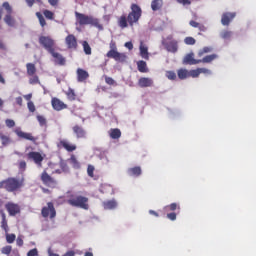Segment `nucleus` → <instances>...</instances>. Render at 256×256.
Wrapping results in <instances>:
<instances>
[{"label":"nucleus","instance_id":"46","mask_svg":"<svg viewBox=\"0 0 256 256\" xmlns=\"http://www.w3.org/2000/svg\"><path fill=\"white\" fill-rule=\"evenodd\" d=\"M188 73H189V77H193V79H195V78L199 77V75H201L199 68L195 69V70H190V71H188Z\"/></svg>","mask_w":256,"mask_h":256},{"label":"nucleus","instance_id":"41","mask_svg":"<svg viewBox=\"0 0 256 256\" xmlns=\"http://www.w3.org/2000/svg\"><path fill=\"white\" fill-rule=\"evenodd\" d=\"M40 127H46L47 126V119L44 116L38 115L36 117Z\"/></svg>","mask_w":256,"mask_h":256},{"label":"nucleus","instance_id":"7","mask_svg":"<svg viewBox=\"0 0 256 256\" xmlns=\"http://www.w3.org/2000/svg\"><path fill=\"white\" fill-rule=\"evenodd\" d=\"M26 157H27L28 161H33V163H35V165L39 169H41V167H43V161H44L45 157L43 156V154H41V152L31 151L26 154Z\"/></svg>","mask_w":256,"mask_h":256},{"label":"nucleus","instance_id":"51","mask_svg":"<svg viewBox=\"0 0 256 256\" xmlns=\"http://www.w3.org/2000/svg\"><path fill=\"white\" fill-rule=\"evenodd\" d=\"M29 83L30 85H37V83H39V76L33 75V77L29 79Z\"/></svg>","mask_w":256,"mask_h":256},{"label":"nucleus","instance_id":"60","mask_svg":"<svg viewBox=\"0 0 256 256\" xmlns=\"http://www.w3.org/2000/svg\"><path fill=\"white\" fill-rule=\"evenodd\" d=\"M48 3L51 7H57V5H59V0H48Z\"/></svg>","mask_w":256,"mask_h":256},{"label":"nucleus","instance_id":"44","mask_svg":"<svg viewBox=\"0 0 256 256\" xmlns=\"http://www.w3.org/2000/svg\"><path fill=\"white\" fill-rule=\"evenodd\" d=\"M166 77L170 81H175V79H177V74L175 73V71H167L166 72Z\"/></svg>","mask_w":256,"mask_h":256},{"label":"nucleus","instance_id":"3","mask_svg":"<svg viewBox=\"0 0 256 256\" xmlns=\"http://www.w3.org/2000/svg\"><path fill=\"white\" fill-rule=\"evenodd\" d=\"M76 21L80 26L83 25H91L92 27H96L98 31H103V24L99 21L98 18L93 16H89L83 13L75 12Z\"/></svg>","mask_w":256,"mask_h":256},{"label":"nucleus","instance_id":"27","mask_svg":"<svg viewBox=\"0 0 256 256\" xmlns=\"http://www.w3.org/2000/svg\"><path fill=\"white\" fill-rule=\"evenodd\" d=\"M65 95H66L68 101H76L77 100V94L75 93V90L73 88H68V90L65 92Z\"/></svg>","mask_w":256,"mask_h":256},{"label":"nucleus","instance_id":"62","mask_svg":"<svg viewBox=\"0 0 256 256\" xmlns=\"http://www.w3.org/2000/svg\"><path fill=\"white\" fill-rule=\"evenodd\" d=\"M189 25H190L191 27H194L195 29H197V28L199 27V23L196 22V21H194V20H191V21L189 22Z\"/></svg>","mask_w":256,"mask_h":256},{"label":"nucleus","instance_id":"37","mask_svg":"<svg viewBox=\"0 0 256 256\" xmlns=\"http://www.w3.org/2000/svg\"><path fill=\"white\" fill-rule=\"evenodd\" d=\"M1 227L6 231V233L9 231V225L7 224V217L5 216V213L2 212V221H1Z\"/></svg>","mask_w":256,"mask_h":256},{"label":"nucleus","instance_id":"5","mask_svg":"<svg viewBox=\"0 0 256 256\" xmlns=\"http://www.w3.org/2000/svg\"><path fill=\"white\" fill-rule=\"evenodd\" d=\"M106 57L108 59H114V61H118L119 63H125L127 61V55L117 51V43L115 41L110 42V50L107 52Z\"/></svg>","mask_w":256,"mask_h":256},{"label":"nucleus","instance_id":"6","mask_svg":"<svg viewBox=\"0 0 256 256\" xmlns=\"http://www.w3.org/2000/svg\"><path fill=\"white\" fill-rule=\"evenodd\" d=\"M162 45L168 53H177L179 51V42L173 38V35H169L163 39Z\"/></svg>","mask_w":256,"mask_h":256},{"label":"nucleus","instance_id":"8","mask_svg":"<svg viewBox=\"0 0 256 256\" xmlns=\"http://www.w3.org/2000/svg\"><path fill=\"white\" fill-rule=\"evenodd\" d=\"M38 41L41 47H43L48 53L55 49V41L51 36H40Z\"/></svg>","mask_w":256,"mask_h":256},{"label":"nucleus","instance_id":"13","mask_svg":"<svg viewBox=\"0 0 256 256\" xmlns=\"http://www.w3.org/2000/svg\"><path fill=\"white\" fill-rule=\"evenodd\" d=\"M5 209L8 211V215H10V217H15V215H19V213H21V206L13 202L6 203Z\"/></svg>","mask_w":256,"mask_h":256},{"label":"nucleus","instance_id":"30","mask_svg":"<svg viewBox=\"0 0 256 256\" xmlns=\"http://www.w3.org/2000/svg\"><path fill=\"white\" fill-rule=\"evenodd\" d=\"M217 54H211V55H207L205 56L203 59H199L200 63H213V61H215V59H217Z\"/></svg>","mask_w":256,"mask_h":256},{"label":"nucleus","instance_id":"57","mask_svg":"<svg viewBox=\"0 0 256 256\" xmlns=\"http://www.w3.org/2000/svg\"><path fill=\"white\" fill-rule=\"evenodd\" d=\"M5 123H6V126H8L9 128L15 127V121L12 119H7Z\"/></svg>","mask_w":256,"mask_h":256},{"label":"nucleus","instance_id":"33","mask_svg":"<svg viewBox=\"0 0 256 256\" xmlns=\"http://www.w3.org/2000/svg\"><path fill=\"white\" fill-rule=\"evenodd\" d=\"M140 56L142 59H146V61H149V50L147 47L141 45L140 46Z\"/></svg>","mask_w":256,"mask_h":256},{"label":"nucleus","instance_id":"4","mask_svg":"<svg viewBox=\"0 0 256 256\" xmlns=\"http://www.w3.org/2000/svg\"><path fill=\"white\" fill-rule=\"evenodd\" d=\"M67 203L68 205H71V207H78L79 209H84L85 211H88L89 209V198L82 195L71 194L67 200Z\"/></svg>","mask_w":256,"mask_h":256},{"label":"nucleus","instance_id":"42","mask_svg":"<svg viewBox=\"0 0 256 256\" xmlns=\"http://www.w3.org/2000/svg\"><path fill=\"white\" fill-rule=\"evenodd\" d=\"M60 169L63 173H69V165L64 160L60 161Z\"/></svg>","mask_w":256,"mask_h":256},{"label":"nucleus","instance_id":"45","mask_svg":"<svg viewBox=\"0 0 256 256\" xmlns=\"http://www.w3.org/2000/svg\"><path fill=\"white\" fill-rule=\"evenodd\" d=\"M184 43L185 45H195V43H197V40H195V38L188 36L184 39Z\"/></svg>","mask_w":256,"mask_h":256},{"label":"nucleus","instance_id":"18","mask_svg":"<svg viewBox=\"0 0 256 256\" xmlns=\"http://www.w3.org/2000/svg\"><path fill=\"white\" fill-rule=\"evenodd\" d=\"M78 83H83L89 79V72L83 68H78L76 71Z\"/></svg>","mask_w":256,"mask_h":256},{"label":"nucleus","instance_id":"16","mask_svg":"<svg viewBox=\"0 0 256 256\" xmlns=\"http://www.w3.org/2000/svg\"><path fill=\"white\" fill-rule=\"evenodd\" d=\"M65 43L67 46V49H73L74 51L77 50V47H79V44L77 43V37L73 34H69L65 38Z\"/></svg>","mask_w":256,"mask_h":256},{"label":"nucleus","instance_id":"31","mask_svg":"<svg viewBox=\"0 0 256 256\" xmlns=\"http://www.w3.org/2000/svg\"><path fill=\"white\" fill-rule=\"evenodd\" d=\"M0 140L3 147H7L11 143V138L8 135H5L3 132H0Z\"/></svg>","mask_w":256,"mask_h":256},{"label":"nucleus","instance_id":"23","mask_svg":"<svg viewBox=\"0 0 256 256\" xmlns=\"http://www.w3.org/2000/svg\"><path fill=\"white\" fill-rule=\"evenodd\" d=\"M103 207L107 210L117 209V201L115 199L104 201Z\"/></svg>","mask_w":256,"mask_h":256},{"label":"nucleus","instance_id":"61","mask_svg":"<svg viewBox=\"0 0 256 256\" xmlns=\"http://www.w3.org/2000/svg\"><path fill=\"white\" fill-rule=\"evenodd\" d=\"M16 245H17L18 247H23V238L18 237V238L16 239Z\"/></svg>","mask_w":256,"mask_h":256},{"label":"nucleus","instance_id":"1","mask_svg":"<svg viewBox=\"0 0 256 256\" xmlns=\"http://www.w3.org/2000/svg\"><path fill=\"white\" fill-rule=\"evenodd\" d=\"M131 12H129L128 17L123 14L118 18V27L120 29H127V27H133L135 23H139V19H141V15H143V10L140 5L135 3L131 4Z\"/></svg>","mask_w":256,"mask_h":256},{"label":"nucleus","instance_id":"59","mask_svg":"<svg viewBox=\"0 0 256 256\" xmlns=\"http://www.w3.org/2000/svg\"><path fill=\"white\" fill-rule=\"evenodd\" d=\"M180 5H191V0H175Z\"/></svg>","mask_w":256,"mask_h":256},{"label":"nucleus","instance_id":"64","mask_svg":"<svg viewBox=\"0 0 256 256\" xmlns=\"http://www.w3.org/2000/svg\"><path fill=\"white\" fill-rule=\"evenodd\" d=\"M125 47H127V49H129L131 51V49H133V43L131 42H126L125 43Z\"/></svg>","mask_w":256,"mask_h":256},{"label":"nucleus","instance_id":"14","mask_svg":"<svg viewBox=\"0 0 256 256\" xmlns=\"http://www.w3.org/2000/svg\"><path fill=\"white\" fill-rule=\"evenodd\" d=\"M235 17H237L236 12H224L221 17V24L224 27H229V25H231V22L233 21V19H235Z\"/></svg>","mask_w":256,"mask_h":256},{"label":"nucleus","instance_id":"53","mask_svg":"<svg viewBox=\"0 0 256 256\" xmlns=\"http://www.w3.org/2000/svg\"><path fill=\"white\" fill-rule=\"evenodd\" d=\"M27 107H28V110L30 111V113H35L36 108H35V104L33 103V101H29L27 103Z\"/></svg>","mask_w":256,"mask_h":256},{"label":"nucleus","instance_id":"17","mask_svg":"<svg viewBox=\"0 0 256 256\" xmlns=\"http://www.w3.org/2000/svg\"><path fill=\"white\" fill-rule=\"evenodd\" d=\"M51 105L54 111H63V109H67V104L57 97L51 99Z\"/></svg>","mask_w":256,"mask_h":256},{"label":"nucleus","instance_id":"63","mask_svg":"<svg viewBox=\"0 0 256 256\" xmlns=\"http://www.w3.org/2000/svg\"><path fill=\"white\" fill-rule=\"evenodd\" d=\"M16 103H17V105H19L21 107L23 105V98L21 96L17 97Z\"/></svg>","mask_w":256,"mask_h":256},{"label":"nucleus","instance_id":"26","mask_svg":"<svg viewBox=\"0 0 256 256\" xmlns=\"http://www.w3.org/2000/svg\"><path fill=\"white\" fill-rule=\"evenodd\" d=\"M142 173L141 167L139 166H135L133 168H129L128 169V175H130V177H139Z\"/></svg>","mask_w":256,"mask_h":256},{"label":"nucleus","instance_id":"39","mask_svg":"<svg viewBox=\"0 0 256 256\" xmlns=\"http://www.w3.org/2000/svg\"><path fill=\"white\" fill-rule=\"evenodd\" d=\"M82 46H83L85 55H91V46L89 45V42L83 41Z\"/></svg>","mask_w":256,"mask_h":256},{"label":"nucleus","instance_id":"24","mask_svg":"<svg viewBox=\"0 0 256 256\" xmlns=\"http://www.w3.org/2000/svg\"><path fill=\"white\" fill-rule=\"evenodd\" d=\"M137 69L140 73H149V68L147 67V62L140 60L137 62Z\"/></svg>","mask_w":256,"mask_h":256},{"label":"nucleus","instance_id":"38","mask_svg":"<svg viewBox=\"0 0 256 256\" xmlns=\"http://www.w3.org/2000/svg\"><path fill=\"white\" fill-rule=\"evenodd\" d=\"M36 17L39 20L41 27H45V25H47V21H45V17H43V14H41V12H36Z\"/></svg>","mask_w":256,"mask_h":256},{"label":"nucleus","instance_id":"49","mask_svg":"<svg viewBox=\"0 0 256 256\" xmlns=\"http://www.w3.org/2000/svg\"><path fill=\"white\" fill-rule=\"evenodd\" d=\"M167 211H177V209H181L177 203H172L166 206Z\"/></svg>","mask_w":256,"mask_h":256},{"label":"nucleus","instance_id":"28","mask_svg":"<svg viewBox=\"0 0 256 256\" xmlns=\"http://www.w3.org/2000/svg\"><path fill=\"white\" fill-rule=\"evenodd\" d=\"M26 69H27V75H29V77H33V75H35V73H37V68L35 67V64H33V63H27Z\"/></svg>","mask_w":256,"mask_h":256},{"label":"nucleus","instance_id":"48","mask_svg":"<svg viewBox=\"0 0 256 256\" xmlns=\"http://www.w3.org/2000/svg\"><path fill=\"white\" fill-rule=\"evenodd\" d=\"M212 51V48L211 47H204L203 49H201L199 52H198V57H202L205 55V53H211Z\"/></svg>","mask_w":256,"mask_h":256},{"label":"nucleus","instance_id":"2","mask_svg":"<svg viewBox=\"0 0 256 256\" xmlns=\"http://www.w3.org/2000/svg\"><path fill=\"white\" fill-rule=\"evenodd\" d=\"M25 185V179H18L15 177H9L0 181V189H5L7 193H17L21 191V188Z\"/></svg>","mask_w":256,"mask_h":256},{"label":"nucleus","instance_id":"21","mask_svg":"<svg viewBox=\"0 0 256 256\" xmlns=\"http://www.w3.org/2000/svg\"><path fill=\"white\" fill-rule=\"evenodd\" d=\"M138 85L141 88H145V87H153V79L151 78H147V77H141L138 80Z\"/></svg>","mask_w":256,"mask_h":256},{"label":"nucleus","instance_id":"52","mask_svg":"<svg viewBox=\"0 0 256 256\" xmlns=\"http://www.w3.org/2000/svg\"><path fill=\"white\" fill-rule=\"evenodd\" d=\"M16 239L15 234H7L6 235V241L7 243H14Z\"/></svg>","mask_w":256,"mask_h":256},{"label":"nucleus","instance_id":"34","mask_svg":"<svg viewBox=\"0 0 256 256\" xmlns=\"http://www.w3.org/2000/svg\"><path fill=\"white\" fill-rule=\"evenodd\" d=\"M69 161L74 169H81V163H79L75 155H72Z\"/></svg>","mask_w":256,"mask_h":256},{"label":"nucleus","instance_id":"56","mask_svg":"<svg viewBox=\"0 0 256 256\" xmlns=\"http://www.w3.org/2000/svg\"><path fill=\"white\" fill-rule=\"evenodd\" d=\"M37 255H39V252L37 251L36 248L29 250L27 253V256H37Z\"/></svg>","mask_w":256,"mask_h":256},{"label":"nucleus","instance_id":"20","mask_svg":"<svg viewBox=\"0 0 256 256\" xmlns=\"http://www.w3.org/2000/svg\"><path fill=\"white\" fill-rule=\"evenodd\" d=\"M72 131L76 135L77 139H85V137H87V132H85V129L79 125L73 126Z\"/></svg>","mask_w":256,"mask_h":256},{"label":"nucleus","instance_id":"47","mask_svg":"<svg viewBox=\"0 0 256 256\" xmlns=\"http://www.w3.org/2000/svg\"><path fill=\"white\" fill-rule=\"evenodd\" d=\"M13 251V247H11V246H5V247H3L2 249H1V253L3 254V255H11V252Z\"/></svg>","mask_w":256,"mask_h":256},{"label":"nucleus","instance_id":"50","mask_svg":"<svg viewBox=\"0 0 256 256\" xmlns=\"http://www.w3.org/2000/svg\"><path fill=\"white\" fill-rule=\"evenodd\" d=\"M87 173H88V177H94L95 166H93V165H88V167H87Z\"/></svg>","mask_w":256,"mask_h":256},{"label":"nucleus","instance_id":"55","mask_svg":"<svg viewBox=\"0 0 256 256\" xmlns=\"http://www.w3.org/2000/svg\"><path fill=\"white\" fill-rule=\"evenodd\" d=\"M167 219H169L170 221H175L177 219V214L175 212L168 213Z\"/></svg>","mask_w":256,"mask_h":256},{"label":"nucleus","instance_id":"29","mask_svg":"<svg viewBox=\"0 0 256 256\" xmlns=\"http://www.w3.org/2000/svg\"><path fill=\"white\" fill-rule=\"evenodd\" d=\"M177 75L178 79H181L182 81L184 79H189V70L181 68L177 71Z\"/></svg>","mask_w":256,"mask_h":256},{"label":"nucleus","instance_id":"43","mask_svg":"<svg viewBox=\"0 0 256 256\" xmlns=\"http://www.w3.org/2000/svg\"><path fill=\"white\" fill-rule=\"evenodd\" d=\"M104 79H105V83H107V85H112L114 87H117V82L112 77L104 76Z\"/></svg>","mask_w":256,"mask_h":256},{"label":"nucleus","instance_id":"10","mask_svg":"<svg viewBox=\"0 0 256 256\" xmlns=\"http://www.w3.org/2000/svg\"><path fill=\"white\" fill-rule=\"evenodd\" d=\"M41 215L44 217V219H47V217L50 219H55V217H57V211L55 210V205H53V202H48L47 206L42 208Z\"/></svg>","mask_w":256,"mask_h":256},{"label":"nucleus","instance_id":"15","mask_svg":"<svg viewBox=\"0 0 256 256\" xmlns=\"http://www.w3.org/2000/svg\"><path fill=\"white\" fill-rule=\"evenodd\" d=\"M57 147L58 149H65L66 151H68V153H73V151L77 150V145L69 143V141L65 139L60 140L57 143Z\"/></svg>","mask_w":256,"mask_h":256},{"label":"nucleus","instance_id":"32","mask_svg":"<svg viewBox=\"0 0 256 256\" xmlns=\"http://www.w3.org/2000/svg\"><path fill=\"white\" fill-rule=\"evenodd\" d=\"M109 135L111 139H119L121 137V130L119 128L110 129Z\"/></svg>","mask_w":256,"mask_h":256},{"label":"nucleus","instance_id":"22","mask_svg":"<svg viewBox=\"0 0 256 256\" xmlns=\"http://www.w3.org/2000/svg\"><path fill=\"white\" fill-rule=\"evenodd\" d=\"M184 63L186 65H199V63H201V60L193 58V54H188L184 58Z\"/></svg>","mask_w":256,"mask_h":256},{"label":"nucleus","instance_id":"25","mask_svg":"<svg viewBox=\"0 0 256 256\" xmlns=\"http://www.w3.org/2000/svg\"><path fill=\"white\" fill-rule=\"evenodd\" d=\"M151 9L152 11H161L163 9V0H152Z\"/></svg>","mask_w":256,"mask_h":256},{"label":"nucleus","instance_id":"9","mask_svg":"<svg viewBox=\"0 0 256 256\" xmlns=\"http://www.w3.org/2000/svg\"><path fill=\"white\" fill-rule=\"evenodd\" d=\"M3 9L6 11V16L4 17V21L9 27H15V18L11 16L13 14V8L9 4V2H4L2 4Z\"/></svg>","mask_w":256,"mask_h":256},{"label":"nucleus","instance_id":"40","mask_svg":"<svg viewBox=\"0 0 256 256\" xmlns=\"http://www.w3.org/2000/svg\"><path fill=\"white\" fill-rule=\"evenodd\" d=\"M43 15L44 17H46V19H49L50 21H53V19H55V13H53L51 10H44Z\"/></svg>","mask_w":256,"mask_h":256},{"label":"nucleus","instance_id":"19","mask_svg":"<svg viewBox=\"0 0 256 256\" xmlns=\"http://www.w3.org/2000/svg\"><path fill=\"white\" fill-rule=\"evenodd\" d=\"M50 55H52L53 59H54V63H56V65H65L66 60L65 57H63V55H61V53L55 52V48L52 52H50Z\"/></svg>","mask_w":256,"mask_h":256},{"label":"nucleus","instance_id":"35","mask_svg":"<svg viewBox=\"0 0 256 256\" xmlns=\"http://www.w3.org/2000/svg\"><path fill=\"white\" fill-rule=\"evenodd\" d=\"M220 37L221 39L229 40L231 39V37H233V32L230 30H223L222 32H220Z\"/></svg>","mask_w":256,"mask_h":256},{"label":"nucleus","instance_id":"11","mask_svg":"<svg viewBox=\"0 0 256 256\" xmlns=\"http://www.w3.org/2000/svg\"><path fill=\"white\" fill-rule=\"evenodd\" d=\"M41 181L43 185L46 187H50V189H55L57 187V180L55 178L51 177L47 171H43L41 174Z\"/></svg>","mask_w":256,"mask_h":256},{"label":"nucleus","instance_id":"36","mask_svg":"<svg viewBox=\"0 0 256 256\" xmlns=\"http://www.w3.org/2000/svg\"><path fill=\"white\" fill-rule=\"evenodd\" d=\"M17 165L21 173H25V171H27V162L25 160L18 161Z\"/></svg>","mask_w":256,"mask_h":256},{"label":"nucleus","instance_id":"58","mask_svg":"<svg viewBox=\"0 0 256 256\" xmlns=\"http://www.w3.org/2000/svg\"><path fill=\"white\" fill-rule=\"evenodd\" d=\"M200 71V75L201 73H203L204 75H211V70L207 69V68H198Z\"/></svg>","mask_w":256,"mask_h":256},{"label":"nucleus","instance_id":"12","mask_svg":"<svg viewBox=\"0 0 256 256\" xmlns=\"http://www.w3.org/2000/svg\"><path fill=\"white\" fill-rule=\"evenodd\" d=\"M15 133L17 137H19V139H25L26 141H31V143H33L34 145H37V141H39V137L33 136V133L23 132L21 130H16Z\"/></svg>","mask_w":256,"mask_h":256},{"label":"nucleus","instance_id":"54","mask_svg":"<svg viewBox=\"0 0 256 256\" xmlns=\"http://www.w3.org/2000/svg\"><path fill=\"white\" fill-rule=\"evenodd\" d=\"M28 7H32L35 3H43V0H26Z\"/></svg>","mask_w":256,"mask_h":256}]
</instances>
